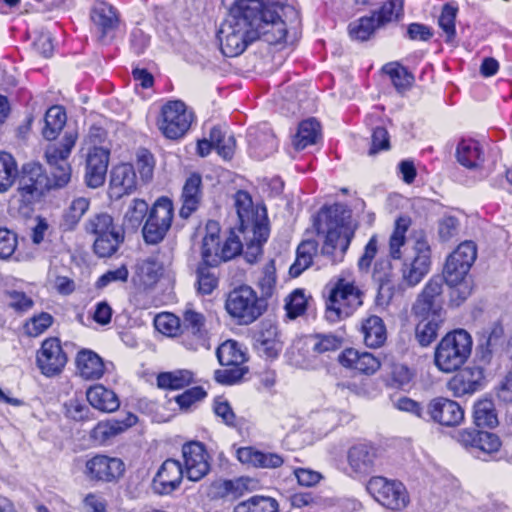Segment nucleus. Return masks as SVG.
<instances>
[{
    "mask_svg": "<svg viewBox=\"0 0 512 512\" xmlns=\"http://www.w3.org/2000/svg\"><path fill=\"white\" fill-rule=\"evenodd\" d=\"M382 70L390 77L392 84L398 91H405L412 85L414 80L412 74H410L401 65L397 63H388L384 65Z\"/></svg>",
    "mask_w": 512,
    "mask_h": 512,
    "instance_id": "8fccbe9b",
    "label": "nucleus"
},
{
    "mask_svg": "<svg viewBox=\"0 0 512 512\" xmlns=\"http://www.w3.org/2000/svg\"><path fill=\"white\" fill-rule=\"evenodd\" d=\"M86 233L95 237L93 248L99 257L113 255L124 241L122 228L114 224L108 213L94 214L84 224Z\"/></svg>",
    "mask_w": 512,
    "mask_h": 512,
    "instance_id": "39448f33",
    "label": "nucleus"
},
{
    "mask_svg": "<svg viewBox=\"0 0 512 512\" xmlns=\"http://www.w3.org/2000/svg\"><path fill=\"white\" fill-rule=\"evenodd\" d=\"M470 267H462V263L455 262V260H446L443 270V280L445 283H459L460 280H466V276Z\"/></svg>",
    "mask_w": 512,
    "mask_h": 512,
    "instance_id": "69168bd1",
    "label": "nucleus"
},
{
    "mask_svg": "<svg viewBox=\"0 0 512 512\" xmlns=\"http://www.w3.org/2000/svg\"><path fill=\"white\" fill-rule=\"evenodd\" d=\"M276 268L273 260H270L262 269L258 279V287L262 296L269 297L272 295L276 285Z\"/></svg>",
    "mask_w": 512,
    "mask_h": 512,
    "instance_id": "4d7b16f0",
    "label": "nucleus"
},
{
    "mask_svg": "<svg viewBox=\"0 0 512 512\" xmlns=\"http://www.w3.org/2000/svg\"><path fill=\"white\" fill-rule=\"evenodd\" d=\"M109 150L94 146L88 152L86 159L85 180L89 187L98 188L104 184L108 163Z\"/></svg>",
    "mask_w": 512,
    "mask_h": 512,
    "instance_id": "aec40b11",
    "label": "nucleus"
},
{
    "mask_svg": "<svg viewBox=\"0 0 512 512\" xmlns=\"http://www.w3.org/2000/svg\"><path fill=\"white\" fill-rule=\"evenodd\" d=\"M263 298L247 285L240 286L229 292L225 309L240 325H249L257 320L266 310Z\"/></svg>",
    "mask_w": 512,
    "mask_h": 512,
    "instance_id": "0eeeda50",
    "label": "nucleus"
},
{
    "mask_svg": "<svg viewBox=\"0 0 512 512\" xmlns=\"http://www.w3.org/2000/svg\"><path fill=\"white\" fill-rule=\"evenodd\" d=\"M401 10L402 0H388L371 16L361 17L351 22L348 27L349 35L355 40L366 41L377 29L397 19Z\"/></svg>",
    "mask_w": 512,
    "mask_h": 512,
    "instance_id": "1a4fd4ad",
    "label": "nucleus"
},
{
    "mask_svg": "<svg viewBox=\"0 0 512 512\" xmlns=\"http://www.w3.org/2000/svg\"><path fill=\"white\" fill-rule=\"evenodd\" d=\"M307 308V298L304 290L295 289L287 298L285 309L290 319H295L302 315Z\"/></svg>",
    "mask_w": 512,
    "mask_h": 512,
    "instance_id": "6e6d98bb",
    "label": "nucleus"
},
{
    "mask_svg": "<svg viewBox=\"0 0 512 512\" xmlns=\"http://www.w3.org/2000/svg\"><path fill=\"white\" fill-rule=\"evenodd\" d=\"M66 113L61 106L50 107L44 117L42 135L51 141L57 138L66 123Z\"/></svg>",
    "mask_w": 512,
    "mask_h": 512,
    "instance_id": "58836bf2",
    "label": "nucleus"
},
{
    "mask_svg": "<svg viewBox=\"0 0 512 512\" xmlns=\"http://www.w3.org/2000/svg\"><path fill=\"white\" fill-rule=\"evenodd\" d=\"M182 456L188 480L200 481L210 471L209 455L201 442L192 441L184 444Z\"/></svg>",
    "mask_w": 512,
    "mask_h": 512,
    "instance_id": "2eb2a0df",
    "label": "nucleus"
},
{
    "mask_svg": "<svg viewBox=\"0 0 512 512\" xmlns=\"http://www.w3.org/2000/svg\"><path fill=\"white\" fill-rule=\"evenodd\" d=\"M147 213L148 204L142 199H134L124 215V223L130 228H137Z\"/></svg>",
    "mask_w": 512,
    "mask_h": 512,
    "instance_id": "5fc2aeb1",
    "label": "nucleus"
},
{
    "mask_svg": "<svg viewBox=\"0 0 512 512\" xmlns=\"http://www.w3.org/2000/svg\"><path fill=\"white\" fill-rule=\"evenodd\" d=\"M76 367L80 376L86 380L100 379L105 370L102 358L94 351L88 349L78 352Z\"/></svg>",
    "mask_w": 512,
    "mask_h": 512,
    "instance_id": "c85d7f7f",
    "label": "nucleus"
},
{
    "mask_svg": "<svg viewBox=\"0 0 512 512\" xmlns=\"http://www.w3.org/2000/svg\"><path fill=\"white\" fill-rule=\"evenodd\" d=\"M182 335L192 337V341L188 343L192 350H197L200 347L209 348L205 317L202 313L196 312L190 307H187L183 312Z\"/></svg>",
    "mask_w": 512,
    "mask_h": 512,
    "instance_id": "412c9836",
    "label": "nucleus"
},
{
    "mask_svg": "<svg viewBox=\"0 0 512 512\" xmlns=\"http://www.w3.org/2000/svg\"><path fill=\"white\" fill-rule=\"evenodd\" d=\"M202 178L199 174L194 173L190 175L183 186L181 201L182 207L179 215L183 219H187L195 212L202 200Z\"/></svg>",
    "mask_w": 512,
    "mask_h": 512,
    "instance_id": "bb28decb",
    "label": "nucleus"
},
{
    "mask_svg": "<svg viewBox=\"0 0 512 512\" xmlns=\"http://www.w3.org/2000/svg\"><path fill=\"white\" fill-rule=\"evenodd\" d=\"M154 325L162 334L176 336L180 329V320L174 314L161 313L155 317Z\"/></svg>",
    "mask_w": 512,
    "mask_h": 512,
    "instance_id": "680f3d73",
    "label": "nucleus"
},
{
    "mask_svg": "<svg viewBox=\"0 0 512 512\" xmlns=\"http://www.w3.org/2000/svg\"><path fill=\"white\" fill-rule=\"evenodd\" d=\"M86 397L92 407L102 412H114L120 406L117 395L103 385L90 387L86 392Z\"/></svg>",
    "mask_w": 512,
    "mask_h": 512,
    "instance_id": "2f4dec72",
    "label": "nucleus"
},
{
    "mask_svg": "<svg viewBox=\"0 0 512 512\" xmlns=\"http://www.w3.org/2000/svg\"><path fill=\"white\" fill-rule=\"evenodd\" d=\"M457 161L464 167L477 168L484 162V154L480 144L473 139H462L456 148Z\"/></svg>",
    "mask_w": 512,
    "mask_h": 512,
    "instance_id": "473e14b6",
    "label": "nucleus"
},
{
    "mask_svg": "<svg viewBox=\"0 0 512 512\" xmlns=\"http://www.w3.org/2000/svg\"><path fill=\"white\" fill-rule=\"evenodd\" d=\"M18 175L17 163L9 153H0V193L8 191Z\"/></svg>",
    "mask_w": 512,
    "mask_h": 512,
    "instance_id": "c03bdc74",
    "label": "nucleus"
},
{
    "mask_svg": "<svg viewBox=\"0 0 512 512\" xmlns=\"http://www.w3.org/2000/svg\"><path fill=\"white\" fill-rule=\"evenodd\" d=\"M250 229L252 237L247 240L243 253L247 262L254 263L262 255V246L268 240L270 229L265 218L260 222L253 223Z\"/></svg>",
    "mask_w": 512,
    "mask_h": 512,
    "instance_id": "c756f323",
    "label": "nucleus"
},
{
    "mask_svg": "<svg viewBox=\"0 0 512 512\" xmlns=\"http://www.w3.org/2000/svg\"><path fill=\"white\" fill-rule=\"evenodd\" d=\"M319 137L320 124L316 119L310 118L299 124L292 143L296 150H303L307 146L315 144Z\"/></svg>",
    "mask_w": 512,
    "mask_h": 512,
    "instance_id": "e433bc0d",
    "label": "nucleus"
},
{
    "mask_svg": "<svg viewBox=\"0 0 512 512\" xmlns=\"http://www.w3.org/2000/svg\"><path fill=\"white\" fill-rule=\"evenodd\" d=\"M254 348L261 356L277 357L282 348L277 327L270 322H262L260 329L254 335Z\"/></svg>",
    "mask_w": 512,
    "mask_h": 512,
    "instance_id": "393cba45",
    "label": "nucleus"
},
{
    "mask_svg": "<svg viewBox=\"0 0 512 512\" xmlns=\"http://www.w3.org/2000/svg\"><path fill=\"white\" fill-rule=\"evenodd\" d=\"M431 256L432 251L427 237L420 233L414 241L412 255L404 259L400 269L402 281L407 286H416L429 273Z\"/></svg>",
    "mask_w": 512,
    "mask_h": 512,
    "instance_id": "6e6552de",
    "label": "nucleus"
},
{
    "mask_svg": "<svg viewBox=\"0 0 512 512\" xmlns=\"http://www.w3.org/2000/svg\"><path fill=\"white\" fill-rule=\"evenodd\" d=\"M173 215L174 209L171 200L165 197H161L150 209L146 220L157 223L161 226H171Z\"/></svg>",
    "mask_w": 512,
    "mask_h": 512,
    "instance_id": "a18cd8bd",
    "label": "nucleus"
},
{
    "mask_svg": "<svg viewBox=\"0 0 512 512\" xmlns=\"http://www.w3.org/2000/svg\"><path fill=\"white\" fill-rule=\"evenodd\" d=\"M426 418L443 426H456L464 419V411L457 402L437 397L427 404Z\"/></svg>",
    "mask_w": 512,
    "mask_h": 512,
    "instance_id": "f3484780",
    "label": "nucleus"
},
{
    "mask_svg": "<svg viewBox=\"0 0 512 512\" xmlns=\"http://www.w3.org/2000/svg\"><path fill=\"white\" fill-rule=\"evenodd\" d=\"M350 211L342 204L323 208L314 223L317 234L325 236L322 253L341 260L354 236L352 227L346 222Z\"/></svg>",
    "mask_w": 512,
    "mask_h": 512,
    "instance_id": "f03ea898",
    "label": "nucleus"
},
{
    "mask_svg": "<svg viewBox=\"0 0 512 512\" xmlns=\"http://www.w3.org/2000/svg\"><path fill=\"white\" fill-rule=\"evenodd\" d=\"M170 227L171 226H166V225L161 226L157 223L150 222V221L146 220V222L143 226V229H142L144 241L147 244H152V245L160 243L165 238Z\"/></svg>",
    "mask_w": 512,
    "mask_h": 512,
    "instance_id": "0e129e2a",
    "label": "nucleus"
},
{
    "mask_svg": "<svg viewBox=\"0 0 512 512\" xmlns=\"http://www.w3.org/2000/svg\"><path fill=\"white\" fill-rule=\"evenodd\" d=\"M477 257V247L473 241H464L448 256L447 259L462 263L467 268L473 265Z\"/></svg>",
    "mask_w": 512,
    "mask_h": 512,
    "instance_id": "3c124183",
    "label": "nucleus"
},
{
    "mask_svg": "<svg viewBox=\"0 0 512 512\" xmlns=\"http://www.w3.org/2000/svg\"><path fill=\"white\" fill-rule=\"evenodd\" d=\"M471 350L472 338L467 331L458 329L449 332L435 349V365L445 373L457 371L467 361Z\"/></svg>",
    "mask_w": 512,
    "mask_h": 512,
    "instance_id": "7ed1b4c3",
    "label": "nucleus"
},
{
    "mask_svg": "<svg viewBox=\"0 0 512 512\" xmlns=\"http://www.w3.org/2000/svg\"><path fill=\"white\" fill-rule=\"evenodd\" d=\"M18 174L17 192L24 202L30 203L49 191L48 175L41 164L37 162L26 163Z\"/></svg>",
    "mask_w": 512,
    "mask_h": 512,
    "instance_id": "f8f14e48",
    "label": "nucleus"
},
{
    "mask_svg": "<svg viewBox=\"0 0 512 512\" xmlns=\"http://www.w3.org/2000/svg\"><path fill=\"white\" fill-rule=\"evenodd\" d=\"M91 21L100 33V40L114 32L119 25V18L115 8L107 2H96L90 13Z\"/></svg>",
    "mask_w": 512,
    "mask_h": 512,
    "instance_id": "5701e85b",
    "label": "nucleus"
},
{
    "mask_svg": "<svg viewBox=\"0 0 512 512\" xmlns=\"http://www.w3.org/2000/svg\"><path fill=\"white\" fill-rule=\"evenodd\" d=\"M484 371L480 367H467L460 370L448 382V389L455 397L471 395L483 389Z\"/></svg>",
    "mask_w": 512,
    "mask_h": 512,
    "instance_id": "6ab92c4d",
    "label": "nucleus"
},
{
    "mask_svg": "<svg viewBox=\"0 0 512 512\" xmlns=\"http://www.w3.org/2000/svg\"><path fill=\"white\" fill-rule=\"evenodd\" d=\"M217 359L222 366L243 365L246 355L239 344L234 340L222 343L216 351Z\"/></svg>",
    "mask_w": 512,
    "mask_h": 512,
    "instance_id": "79ce46f5",
    "label": "nucleus"
},
{
    "mask_svg": "<svg viewBox=\"0 0 512 512\" xmlns=\"http://www.w3.org/2000/svg\"><path fill=\"white\" fill-rule=\"evenodd\" d=\"M214 267L205 263H199L196 276H197V291L202 295L211 294L218 286V277L212 270Z\"/></svg>",
    "mask_w": 512,
    "mask_h": 512,
    "instance_id": "de8ad7c7",
    "label": "nucleus"
},
{
    "mask_svg": "<svg viewBox=\"0 0 512 512\" xmlns=\"http://www.w3.org/2000/svg\"><path fill=\"white\" fill-rule=\"evenodd\" d=\"M477 257V247L473 241H464L448 256L447 259L462 263L467 268L473 265Z\"/></svg>",
    "mask_w": 512,
    "mask_h": 512,
    "instance_id": "603ef678",
    "label": "nucleus"
},
{
    "mask_svg": "<svg viewBox=\"0 0 512 512\" xmlns=\"http://www.w3.org/2000/svg\"><path fill=\"white\" fill-rule=\"evenodd\" d=\"M444 282L443 277L439 275L430 278L412 306L414 316H424L427 313L446 315L442 299Z\"/></svg>",
    "mask_w": 512,
    "mask_h": 512,
    "instance_id": "ddd939ff",
    "label": "nucleus"
},
{
    "mask_svg": "<svg viewBox=\"0 0 512 512\" xmlns=\"http://www.w3.org/2000/svg\"><path fill=\"white\" fill-rule=\"evenodd\" d=\"M457 11L458 9L456 7L445 4L438 19L439 26L446 34L447 42H453L456 35L455 20Z\"/></svg>",
    "mask_w": 512,
    "mask_h": 512,
    "instance_id": "864d4df0",
    "label": "nucleus"
},
{
    "mask_svg": "<svg viewBox=\"0 0 512 512\" xmlns=\"http://www.w3.org/2000/svg\"><path fill=\"white\" fill-rule=\"evenodd\" d=\"M474 423L480 428H494L498 424L494 404L491 400L484 399L474 405Z\"/></svg>",
    "mask_w": 512,
    "mask_h": 512,
    "instance_id": "37998d69",
    "label": "nucleus"
},
{
    "mask_svg": "<svg viewBox=\"0 0 512 512\" xmlns=\"http://www.w3.org/2000/svg\"><path fill=\"white\" fill-rule=\"evenodd\" d=\"M220 253V240H202V261L200 263L208 264L210 267H217L221 263Z\"/></svg>",
    "mask_w": 512,
    "mask_h": 512,
    "instance_id": "13d9d810",
    "label": "nucleus"
},
{
    "mask_svg": "<svg viewBox=\"0 0 512 512\" xmlns=\"http://www.w3.org/2000/svg\"><path fill=\"white\" fill-rule=\"evenodd\" d=\"M363 341L367 347H381L387 339V331L383 320L376 315H370L361 323Z\"/></svg>",
    "mask_w": 512,
    "mask_h": 512,
    "instance_id": "7c9ffc66",
    "label": "nucleus"
},
{
    "mask_svg": "<svg viewBox=\"0 0 512 512\" xmlns=\"http://www.w3.org/2000/svg\"><path fill=\"white\" fill-rule=\"evenodd\" d=\"M316 249L317 245L314 241H304L298 246L296 260L290 267V273L293 276H299L311 265Z\"/></svg>",
    "mask_w": 512,
    "mask_h": 512,
    "instance_id": "09e8293b",
    "label": "nucleus"
},
{
    "mask_svg": "<svg viewBox=\"0 0 512 512\" xmlns=\"http://www.w3.org/2000/svg\"><path fill=\"white\" fill-rule=\"evenodd\" d=\"M53 323V317L49 313L42 312L32 317L24 326L25 333L31 337H37L44 333Z\"/></svg>",
    "mask_w": 512,
    "mask_h": 512,
    "instance_id": "bf43d9fd",
    "label": "nucleus"
},
{
    "mask_svg": "<svg viewBox=\"0 0 512 512\" xmlns=\"http://www.w3.org/2000/svg\"><path fill=\"white\" fill-rule=\"evenodd\" d=\"M339 362L347 368L354 369L363 374H374L380 368V361L369 352H359L349 348L339 356Z\"/></svg>",
    "mask_w": 512,
    "mask_h": 512,
    "instance_id": "a878e982",
    "label": "nucleus"
},
{
    "mask_svg": "<svg viewBox=\"0 0 512 512\" xmlns=\"http://www.w3.org/2000/svg\"><path fill=\"white\" fill-rule=\"evenodd\" d=\"M377 459V449L369 444H356L347 453L349 467L358 474L370 473L375 467Z\"/></svg>",
    "mask_w": 512,
    "mask_h": 512,
    "instance_id": "b1692460",
    "label": "nucleus"
},
{
    "mask_svg": "<svg viewBox=\"0 0 512 512\" xmlns=\"http://www.w3.org/2000/svg\"><path fill=\"white\" fill-rule=\"evenodd\" d=\"M137 177L131 164L123 163L112 168L110 173V195L121 198L135 191Z\"/></svg>",
    "mask_w": 512,
    "mask_h": 512,
    "instance_id": "4be33fe9",
    "label": "nucleus"
},
{
    "mask_svg": "<svg viewBox=\"0 0 512 512\" xmlns=\"http://www.w3.org/2000/svg\"><path fill=\"white\" fill-rule=\"evenodd\" d=\"M449 288V301L452 306L461 305L471 294L472 286L471 282L466 280H460L459 283H446Z\"/></svg>",
    "mask_w": 512,
    "mask_h": 512,
    "instance_id": "e2e57ef3",
    "label": "nucleus"
},
{
    "mask_svg": "<svg viewBox=\"0 0 512 512\" xmlns=\"http://www.w3.org/2000/svg\"><path fill=\"white\" fill-rule=\"evenodd\" d=\"M206 395V391L201 386H195L176 396L175 401L182 410H188L194 403L203 400Z\"/></svg>",
    "mask_w": 512,
    "mask_h": 512,
    "instance_id": "338daca9",
    "label": "nucleus"
},
{
    "mask_svg": "<svg viewBox=\"0 0 512 512\" xmlns=\"http://www.w3.org/2000/svg\"><path fill=\"white\" fill-rule=\"evenodd\" d=\"M194 383V373L187 369L162 372L157 376V385L162 389L179 390Z\"/></svg>",
    "mask_w": 512,
    "mask_h": 512,
    "instance_id": "c9c22d12",
    "label": "nucleus"
},
{
    "mask_svg": "<svg viewBox=\"0 0 512 512\" xmlns=\"http://www.w3.org/2000/svg\"><path fill=\"white\" fill-rule=\"evenodd\" d=\"M417 319L415 328V337L419 344L423 347L429 346L438 336L439 330L442 328L446 315L427 313L424 316H414Z\"/></svg>",
    "mask_w": 512,
    "mask_h": 512,
    "instance_id": "cd10ccee",
    "label": "nucleus"
},
{
    "mask_svg": "<svg viewBox=\"0 0 512 512\" xmlns=\"http://www.w3.org/2000/svg\"><path fill=\"white\" fill-rule=\"evenodd\" d=\"M77 140L75 131H66L59 144L49 145L45 156L50 166L48 186L50 190L62 189L71 181V166L67 159Z\"/></svg>",
    "mask_w": 512,
    "mask_h": 512,
    "instance_id": "423d86ee",
    "label": "nucleus"
},
{
    "mask_svg": "<svg viewBox=\"0 0 512 512\" xmlns=\"http://www.w3.org/2000/svg\"><path fill=\"white\" fill-rule=\"evenodd\" d=\"M366 489L378 503L387 509L401 510L409 502L406 488L396 480L374 476L368 481Z\"/></svg>",
    "mask_w": 512,
    "mask_h": 512,
    "instance_id": "9b49d317",
    "label": "nucleus"
},
{
    "mask_svg": "<svg viewBox=\"0 0 512 512\" xmlns=\"http://www.w3.org/2000/svg\"><path fill=\"white\" fill-rule=\"evenodd\" d=\"M294 13L287 0H236L218 32L222 53L235 57L258 39L278 44L287 34L283 17Z\"/></svg>",
    "mask_w": 512,
    "mask_h": 512,
    "instance_id": "f257e3e1",
    "label": "nucleus"
},
{
    "mask_svg": "<svg viewBox=\"0 0 512 512\" xmlns=\"http://www.w3.org/2000/svg\"><path fill=\"white\" fill-rule=\"evenodd\" d=\"M134 416H129L125 421L108 420L98 423L91 431V437L98 443L104 444L112 437L122 433L132 425Z\"/></svg>",
    "mask_w": 512,
    "mask_h": 512,
    "instance_id": "f704fd0d",
    "label": "nucleus"
},
{
    "mask_svg": "<svg viewBox=\"0 0 512 512\" xmlns=\"http://www.w3.org/2000/svg\"><path fill=\"white\" fill-rule=\"evenodd\" d=\"M278 503L274 498L253 496L235 506L234 512H277Z\"/></svg>",
    "mask_w": 512,
    "mask_h": 512,
    "instance_id": "49530a36",
    "label": "nucleus"
},
{
    "mask_svg": "<svg viewBox=\"0 0 512 512\" xmlns=\"http://www.w3.org/2000/svg\"><path fill=\"white\" fill-rule=\"evenodd\" d=\"M211 139L214 142V148L224 159H231L235 152L236 140L228 132L227 128L215 126L211 129Z\"/></svg>",
    "mask_w": 512,
    "mask_h": 512,
    "instance_id": "a19ab883",
    "label": "nucleus"
},
{
    "mask_svg": "<svg viewBox=\"0 0 512 512\" xmlns=\"http://www.w3.org/2000/svg\"><path fill=\"white\" fill-rule=\"evenodd\" d=\"M411 225V219L408 216H401L396 219L394 229L389 238V254L393 259H400L402 256L401 248L406 242V232Z\"/></svg>",
    "mask_w": 512,
    "mask_h": 512,
    "instance_id": "ea45409f",
    "label": "nucleus"
},
{
    "mask_svg": "<svg viewBox=\"0 0 512 512\" xmlns=\"http://www.w3.org/2000/svg\"><path fill=\"white\" fill-rule=\"evenodd\" d=\"M37 365L42 374L51 377L59 374L67 363V356L64 353L58 338H48L42 342L37 352Z\"/></svg>",
    "mask_w": 512,
    "mask_h": 512,
    "instance_id": "dca6fc26",
    "label": "nucleus"
},
{
    "mask_svg": "<svg viewBox=\"0 0 512 512\" xmlns=\"http://www.w3.org/2000/svg\"><path fill=\"white\" fill-rule=\"evenodd\" d=\"M315 339L313 350L317 353L336 351L342 345V339L333 334H319Z\"/></svg>",
    "mask_w": 512,
    "mask_h": 512,
    "instance_id": "774afa93",
    "label": "nucleus"
},
{
    "mask_svg": "<svg viewBox=\"0 0 512 512\" xmlns=\"http://www.w3.org/2000/svg\"><path fill=\"white\" fill-rule=\"evenodd\" d=\"M184 470L175 459H167L160 466L152 481L153 491L159 495H169L181 484Z\"/></svg>",
    "mask_w": 512,
    "mask_h": 512,
    "instance_id": "a211bd4d",
    "label": "nucleus"
},
{
    "mask_svg": "<svg viewBox=\"0 0 512 512\" xmlns=\"http://www.w3.org/2000/svg\"><path fill=\"white\" fill-rule=\"evenodd\" d=\"M194 119V114L180 100L167 102L161 109L158 121L159 130L169 139H178L186 134Z\"/></svg>",
    "mask_w": 512,
    "mask_h": 512,
    "instance_id": "9d476101",
    "label": "nucleus"
},
{
    "mask_svg": "<svg viewBox=\"0 0 512 512\" xmlns=\"http://www.w3.org/2000/svg\"><path fill=\"white\" fill-rule=\"evenodd\" d=\"M214 372L215 380L220 384L231 385L238 382L247 372V368L243 365L225 366Z\"/></svg>",
    "mask_w": 512,
    "mask_h": 512,
    "instance_id": "052dcab7",
    "label": "nucleus"
},
{
    "mask_svg": "<svg viewBox=\"0 0 512 512\" xmlns=\"http://www.w3.org/2000/svg\"><path fill=\"white\" fill-rule=\"evenodd\" d=\"M124 472L125 464L120 458L103 454L95 455L85 464V475L91 481L115 482L123 476Z\"/></svg>",
    "mask_w": 512,
    "mask_h": 512,
    "instance_id": "4468645a",
    "label": "nucleus"
},
{
    "mask_svg": "<svg viewBox=\"0 0 512 512\" xmlns=\"http://www.w3.org/2000/svg\"><path fill=\"white\" fill-rule=\"evenodd\" d=\"M362 296L363 293L354 282L338 279L326 300V320L336 323L348 318L362 305Z\"/></svg>",
    "mask_w": 512,
    "mask_h": 512,
    "instance_id": "20e7f679",
    "label": "nucleus"
},
{
    "mask_svg": "<svg viewBox=\"0 0 512 512\" xmlns=\"http://www.w3.org/2000/svg\"><path fill=\"white\" fill-rule=\"evenodd\" d=\"M235 207L240 222V230L245 232L252 228L253 223L260 222L261 219L258 216L255 217L252 209V200L249 194L245 191H238L235 196Z\"/></svg>",
    "mask_w": 512,
    "mask_h": 512,
    "instance_id": "4c0bfd02",
    "label": "nucleus"
},
{
    "mask_svg": "<svg viewBox=\"0 0 512 512\" xmlns=\"http://www.w3.org/2000/svg\"><path fill=\"white\" fill-rule=\"evenodd\" d=\"M89 207L90 200L88 198H75L62 215L59 223L60 230L63 232L74 231Z\"/></svg>",
    "mask_w": 512,
    "mask_h": 512,
    "instance_id": "72a5a7b5",
    "label": "nucleus"
}]
</instances>
